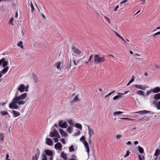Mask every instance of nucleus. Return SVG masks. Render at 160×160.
<instances>
[{
    "instance_id": "nucleus-1",
    "label": "nucleus",
    "mask_w": 160,
    "mask_h": 160,
    "mask_svg": "<svg viewBox=\"0 0 160 160\" xmlns=\"http://www.w3.org/2000/svg\"><path fill=\"white\" fill-rule=\"evenodd\" d=\"M27 96V93H24L22 94L20 96L15 97L12 99V102L9 104V108L11 109H18V106L16 104H17L19 105L24 104L25 102L22 100L26 98Z\"/></svg>"
},
{
    "instance_id": "nucleus-2",
    "label": "nucleus",
    "mask_w": 160,
    "mask_h": 160,
    "mask_svg": "<svg viewBox=\"0 0 160 160\" xmlns=\"http://www.w3.org/2000/svg\"><path fill=\"white\" fill-rule=\"evenodd\" d=\"M8 63V61L6 60L4 58H3L0 60V67L2 65L4 68L2 71V73L5 74L7 72L9 69V67L7 66Z\"/></svg>"
},
{
    "instance_id": "nucleus-3",
    "label": "nucleus",
    "mask_w": 160,
    "mask_h": 160,
    "mask_svg": "<svg viewBox=\"0 0 160 160\" xmlns=\"http://www.w3.org/2000/svg\"><path fill=\"white\" fill-rule=\"evenodd\" d=\"M105 60V58L104 56L101 57L98 54H95L94 56V62L98 63L103 62Z\"/></svg>"
},
{
    "instance_id": "nucleus-4",
    "label": "nucleus",
    "mask_w": 160,
    "mask_h": 160,
    "mask_svg": "<svg viewBox=\"0 0 160 160\" xmlns=\"http://www.w3.org/2000/svg\"><path fill=\"white\" fill-rule=\"evenodd\" d=\"M73 52L75 54L74 56H81L82 55V52L78 48L76 47L73 46L72 48Z\"/></svg>"
},
{
    "instance_id": "nucleus-5",
    "label": "nucleus",
    "mask_w": 160,
    "mask_h": 160,
    "mask_svg": "<svg viewBox=\"0 0 160 160\" xmlns=\"http://www.w3.org/2000/svg\"><path fill=\"white\" fill-rule=\"evenodd\" d=\"M49 136L52 138L56 137L59 138H60L59 133L55 129L52 131L50 132Z\"/></svg>"
},
{
    "instance_id": "nucleus-6",
    "label": "nucleus",
    "mask_w": 160,
    "mask_h": 160,
    "mask_svg": "<svg viewBox=\"0 0 160 160\" xmlns=\"http://www.w3.org/2000/svg\"><path fill=\"white\" fill-rule=\"evenodd\" d=\"M40 153L39 149L38 148L36 151V153L35 156H34L32 157V160H38L40 155Z\"/></svg>"
},
{
    "instance_id": "nucleus-7",
    "label": "nucleus",
    "mask_w": 160,
    "mask_h": 160,
    "mask_svg": "<svg viewBox=\"0 0 160 160\" xmlns=\"http://www.w3.org/2000/svg\"><path fill=\"white\" fill-rule=\"evenodd\" d=\"M63 120H61L59 121L58 125L59 127L63 128H66L67 127V124L66 122H64L63 123Z\"/></svg>"
},
{
    "instance_id": "nucleus-8",
    "label": "nucleus",
    "mask_w": 160,
    "mask_h": 160,
    "mask_svg": "<svg viewBox=\"0 0 160 160\" xmlns=\"http://www.w3.org/2000/svg\"><path fill=\"white\" fill-rule=\"evenodd\" d=\"M25 89V86L23 84H21L18 88V90L20 92H24Z\"/></svg>"
},
{
    "instance_id": "nucleus-9",
    "label": "nucleus",
    "mask_w": 160,
    "mask_h": 160,
    "mask_svg": "<svg viewBox=\"0 0 160 160\" xmlns=\"http://www.w3.org/2000/svg\"><path fill=\"white\" fill-rule=\"evenodd\" d=\"M83 144L87 150L86 151L89 155V148L88 146V144L86 141H85V142H83Z\"/></svg>"
},
{
    "instance_id": "nucleus-10",
    "label": "nucleus",
    "mask_w": 160,
    "mask_h": 160,
    "mask_svg": "<svg viewBox=\"0 0 160 160\" xmlns=\"http://www.w3.org/2000/svg\"><path fill=\"white\" fill-rule=\"evenodd\" d=\"M46 143L49 146H52L53 145V142L52 139L50 138H47L46 139Z\"/></svg>"
},
{
    "instance_id": "nucleus-11",
    "label": "nucleus",
    "mask_w": 160,
    "mask_h": 160,
    "mask_svg": "<svg viewBox=\"0 0 160 160\" xmlns=\"http://www.w3.org/2000/svg\"><path fill=\"white\" fill-rule=\"evenodd\" d=\"M61 63L62 62L60 61L58 62L55 64V65L58 69L59 70H60L62 68V66H61Z\"/></svg>"
},
{
    "instance_id": "nucleus-12",
    "label": "nucleus",
    "mask_w": 160,
    "mask_h": 160,
    "mask_svg": "<svg viewBox=\"0 0 160 160\" xmlns=\"http://www.w3.org/2000/svg\"><path fill=\"white\" fill-rule=\"evenodd\" d=\"M88 129L89 132V137H92V136L94 134L93 130L90 128L89 126H88Z\"/></svg>"
},
{
    "instance_id": "nucleus-13",
    "label": "nucleus",
    "mask_w": 160,
    "mask_h": 160,
    "mask_svg": "<svg viewBox=\"0 0 160 160\" xmlns=\"http://www.w3.org/2000/svg\"><path fill=\"white\" fill-rule=\"evenodd\" d=\"M54 147L57 150H59L62 148V146L60 142H57L55 145Z\"/></svg>"
},
{
    "instance_id": "nucleus-14",
    "label": "nucleus",
    "mask_w": 160,
    "mask_h": 160,
    "mask_svg": "<svg viewBox=\"0 0 160 160\" xmlns=\"http://www.w3.org/2000/svg\"><path fill=\"white\" fill-rule=\"evenodd\" d=\"M12 112L13 114V117L14 118L18 117L21 114L19 112L14 110L12 111Z\"/></svg>"
},
{
    "instance_id": "nucleus-15",
    "label": "nucleus",
    "mask_w": 160,
    "mask_h": 160,
    "mask_svg": "<svg viewBox=\"0 0 160 160\" xmlns=\"http://www.w3.org/2000/svg\"><path fill=\"white\" fill-rule=\"evenodd\" d=\"M152 92L154 93H158L160 92V88L156 87L153 89H152Z\"/></svg>"
},
{
    "instance_id": "nucleus-16",
    "label": "nucleus",
    "mask_w": 160,
    "mask_h": 160,
    "mask_svg": "<svg viewBox=\"0 0 160 160\" xmlns=\"http://www.w3.org/2000/svg\"><path fill=\"white\" fill-rule=\"evenodd\" d=\"M45 154L47 156H51L53 155V152H52V151L50 150H46L45 151Z\"/></svg>"
},
{
    "instance_id": "nucleus-17",
    "label": "nucleus",
    "mask_w": 160,
    "mask_h": 160,
    "mask_svg": "<svg viewBox=\"0 0 160 160\" xmlns=\"http://www.w3.org/2000/svg\"><path fill=\"white\" fill-rule=\"evenodd\" d=\"M134 86L135 87L137 88L141 89L143 90H144L146 88L145 87L142 85H135Z\"/></svg>"
},
{
    "instance_id": "nucleus-18",
    "label": "nucleus",
    "mask_w": 160,
    "mask_h": 160,
    "mask_svg": "<svg viewBox=\"0 0 160 160\" xmlns=\"http://www.w3.org/2000/svg\"><path fill=\"white\" fill-rule=\"evenodd\" d=\"M150 112V111H148L147 110H143L139 111L138 112H135V113H139L140 114H147Z\"/></svg>"
},
{
    "instance_id": "nucleus-19",
    "label": "nucleus",
    "mask_w": 160,
    "mask_h": 160,
    "mask_svg": "<svg viewBox=\"0 0 160 160\" xmlns=\"http://www.w3.org/2000/svg\"><path fill=\"white\" fill-rule=\"evenodd\" d=\"M60 157L65 160H67V155L64 152H62L61 153Z\"/></svg>"
},
{
    "instance_id": "nucleus-20",
    "label": "nucleus",
    "mask_w": 160,
    "mask_h": 160,
    "mask_svg": "<svg viewBox=\"0 0 160 160\" xmlns=\"http://www.w3.org/2000/svg\"><path fill=\"white\" fill-rule=\"evenodd\" d=\"M153 98L156 100L160 99V93H157L154 95Z\"/></svg>"
},
{
    "instance_id": "nucleus-21",
    "label": "nucleus",
    "mask_w": 160,
    "mask_h": 160,
    "mask_svg": "<svg viewBox=\"0 0 160 160\" xmlns=\"http://www.w3.org/2000/svg\"><path fill=\"white\" fill-rule=\"evenodd\" d=\"M59 132L61 135L63 136H66L67 134L66 132L62 129H60L59 130Z\"/></svg>"
},
{
    "instance_id": "nucleus-22",
    "label": "nucleus",
    "mask_w": 160,
    "mask_h": 160,
    "mask_svg": "<svg viewBox=\"0 0 160 160\" xmlns=\"http://www.w3.org/2000/svg\"><path fill=\"white\" fill-rule=\"evenodd\" d=\"M79 100V99L78 98V95H77L72 100V102L74 103Z\"/></svg>"
},
{
    "instance_id": "nucleus-23",
    "label": "nucleus",
    "mask_w": 160,
    "mask_h": 160,
    "mask_svg": "<svg viewBox=\"0 0 160 160\" xmlns=\"http://www.w3.org/2000/svg\"><path fill=\"white\" fill-rule=\"evenodd\" d=\"M160 153V150L158 149H157L154 154V155L158 157Z\"/></svg>"
},
{
    "instance_id": "nucleus-24",
    "label": "nucleus",
    "mask_w": 160,
    "mask_h": 160,
    "mask_svg": "<svg viewBox=\"0 0 160 160\" xmlns=\"http://www.w3.org/2000/svg\"><path fill=\"white\" fill-rule=\"evenodd\" d=\"M114 32L115 33V34L117 35V36L119 38H121V39H122L123 42H125V40L120 35H119L116 31H114Z\"/></svg>"
},
{
    "instance_id": "nucleus-25",
    "label": "nucleus",
    "mask_w": 160,
    "mask_h": 160,
    "mask_svg": "<svg viewBox=\"0 0 160 160\" xmlns=\"http://www.w3.org/2000/svg\"><path fill=\"white\" fill-rule=\"evenodd\" d=\"M138 150L139 152L141 153H142L144 152V150L142 148L138 146Z\"/></svg>"
},
{
    "instance_id": "nucleus-26",
    "label": "nucleus",
    "mask_w": 160,
    "mask_h": 160,
    "mask_svg": "<svg viewBox=\"0 0 160 160\" xmlns=\"http://www.w3.org/2000/svg\"><path fill=\"white\" fill-rule=\"evenodd\" d=\"M75 126L78 128H79L80 129H82V126L79 123H77L75 124Z\"/></svg>"
},
{
    "instance_id": "nucleus-27",
    "label": "nucleus",
    "mask_w": 160,
    "mask_h": 160,
    "mask_svg": "<svg viewBox=\"0 0 160 160\" xmlns=\"http://www.w3.org/2000/svg\"><path fill=\"white\" fill-rule=\"evenodd\" d=\"M17 46L19 47H20L22 49L23 48V47L22 45V41L19 42L17 44Z\"/></svg>"
},
{
    "instance_id": "nucleus-28",
    "label": "nucleus",
    "mask_w": 160,
    "mask_h": 160,
    "mask_svg": "<svg viewBox=\"0 0 160 160\" xmlns=\"http://www.w3.org/2000/svg\"><path fill=\"white\" fill-rule=\"evenodd\" d=\"M13 19L12 17L11 18L9 21V24L10 25H13L14 24L13 23Z\"/></svg>"
},
{
    "instance_id": "nucleus-29",
    "label": "nucleus",
    "mask_w": 160,
    "mask_h": 160,
    "mask_svg": "<svg viewBox=\"0 0 160 160\" xmlns=\"http://www.w3.org/2000/svg\"><path fill=\"white\" fill-rule=\"evenodd\" d=\"M4 138V134L2 133H0V140L2 142L3 141Z\"/></svg>"
},
{
    "instance_id": "nucleus-30",
    "label": "nucleus",
    "mask_w": 160,
    "mask_h": 160,
    "mask_svg": "<svg viewBox=\"0 0 160 160\" xmlns=\"http://www.w3.org/2000/svg\"><path fill=\"white\" fill-rule=\"evenodd\" d=\"M104 17L105 18L106 20L108 22L109 24H111V20H110V18H109L107 17V16H104Z\"/></svg>"
},
{
    "instance_id": "nucleus-31",
    "label": "nucleus",
    "mask_w": 160,
    "mask_h": 160,
    "mask_svg": "<svg viewBox=\"0 0 160 160\" xmlns=\"http://www.w3.org/2000/svg\"><path fill=\"white\" fill-rule=\"evenodd\" d=\"M72 62L71 60H70L69 61L68 65L67 67V69L68 70H69L70 68L72 66Z\"/></svg>"
},
{
    "instance_id": "nucleus-32",
    "label": "nucleus",
    "mask_w": 160,
    "mask_h": 160,
    "mask_svg": "<svg viewBox=\"0 0 160 160\" xmlns=\"http://www.w3.org/2000/svg\"><path fill=\"white\" fill-rule=\"evenodd\" d=\"M69 151L70 152H73L74 151V147L73 145H72L69 148Z\"/></svg>"
},
{
    "instance_id": "nucleus-33",
    "label": "nucleus",
    "mask_w": 160,
    "mask_h": 160,
    "mask_svg": "<svg viewBox=\"0 0 160 160\" xmlns=\"http://www.w3.org/2000/svg\"><path fill=\"white\" fill-rule=\"evenodd\" d=\"M144 92L142 90H139L137 92V93L139 94L140 95L144 96Z\"/></svg>"
},
{
    "instance_id": "nucleus-34",
    "label": "nucleus",
    "mask_w": 160,
    "mask_h": 160,
    "mask_svg": "<svg viewBox=\"0 0 160 160\" xmlns=\"http://www.w3.org/2000/svg\"><path fill=\"white\" fill-rule=\"evenodd\" d=\"M122 97V96L120 95H116L113 98V99L114 100H116L121 98Z\"/></svg>"
},
{
    "instance_id": "nucleus-35",
    "label": "nucleus",
    "mask_w": 160,
    "mask_h": 160,
    "mask_svg": "<svg viewBox=\"0 0 160 160\" xmlns=\"http://www.w3.org/2000/svg\"><path fill=\"white\" fill-rule=\"evenodd\" d=\"M67 130L68 132L71 133L72 130V128L71 126H69L67 128Z\"/></svg>"
},
{
    "instance_id": "nucleus-36",
    "label": "nucleus",
    "mask_w": 160,
    "mask_h": 160,
    "mask_svg": "<svg viewBox=\"0 0 160 160\" xmlns=\"http://www.w3.org/2000/svg\"><path fill=\"white\" fill-rule=\"evenodd\" d=\"M68 123L70 125H71L74 126V124L72 121V119H68Z\"/></svg>"
},
{
    "instance_id": "nucleus-37",
    "label": "nucleus",
    "mask_w": 160,
    "mask_h": 160,
    "mask_svg": "<svg viewBox=\"0 0 160 160\" xmlns=\"http://www.w3.org/2000/svg\"><path fill=\"white\" fill-rule=\"evenodd\" d=\"M130 153V151L129 150H127L126 152V154L124 156V158H126L128 156Z\"/></svg>"
},
{
    "instance_id": "nucleus-38",
    "label": "nucleus",
    "mask_w": 160,
    "mask_h": 160,
    "mask_svg": "<svg viewBox=\"0 0 160 160\" xmlns=\"http://www.w3.org/2000/svg\"><path fill=\"white\" fill-rule=\"evenodd\" d=\"M72 62L74 65H77V63H78L79 62V60H78V61H76L75 59L73 58V60L72 61Z\"/></svg>"
},
{
    "instance_id": "nucleus-39",
    "label": "nucleus",
    "mask_w": 160,
    "mask_h": 160,
    "mask_svg": "<svg viewBox=\"0 0 160 160\" xmlns=\"http://www.w3.org/2000/svg\"><path fill=\"white\" fill-rule=\"evenodd\" d=\"M123 113V112H122L121 111H117V112H115L114 113V115H118L122 114Z\"/></svg>"
},
{
    "instance_id": "nucleus-40",
    "label": "nucleus",
    "mask_w": 160,
    "mask_h": 160,
    "mask_svg": "<svg viewBox=\"0 0 160 160\" xmlns=\"http://www.w3.org/2000/svg\"><path fill=\"white\" fill-rule=\"evenodd\" d=\"M30 6L31 8V12H33L35 10V9L31 1L30 2Z\"/></svg>"
},
{
    "instance_id": "nucleus-41",
    "label": "nucleus",
    "mask_w": 160,
    "mask_h": 160,
    "mask_svg": "<svg viewBox=\"0 0 160 160\" xmlns=\"http://www.w3.org/2000/svg\"><path fill=\"white\" fill-rule=\"evenodd\" d=\"M156 107L157 109H160V101L158 102V103L156 105Z\"/></svg>"
},
{
    "instance_id": "nucleus-42",
    "label": "nucleus",
    "mask_w": 160,
    "mask_h": 160,
    "mask_svg": "<svg viewBox=\"0 0 160 160\" xmlns=\"http://www.w3.org/2000/svg\"><path fill=\"white\" fill-rule=\"evenodd\" d=\"M1 113L2 115H3V116L5 115H8V113L7 112L5 111L1 112Z\"/></svg>"
},
{
    "instance_id": "nucleus-43",
    "label": "nucleus",
    "mask_w": 160,
    "mask_h": 160,
    "mask_svg": "<svg viewBox=\"0 0 160 160\" xmlns=\"http://www.w3.org/2000/svg\"><path fill=\"white\" fill-rule=\"evenodd\" d=\"M42 160H47V157L45 154H43L42 156Z\"/></svg>"
},
{
    "instance_id": "nucleus-44",
    "label": "nucleus",
    "mask_w": 160,
    "mask_h": 160,
    "mask_svg": "<svg viewBox=\"0 0 160 160\" xmlns=\"http://www.w3.org/2000/svg\"><path fill=\"white\" fill-rule=\"evenodd\" d=\"M152 92V89H151L150 90L146 92V96H148L149 94H150Z\"/></svg>"
},
{
    "instance_id": "nucleus-45",
    "label": "nucleus",
    "mask_w": 160,
    "mask_h": 160,
    "mask_svg": "<svg viewBox=\"0 0 160 160\" xmlns=\"http://www.w3.org/2000/svg\"><path fill=\"white\" fill-rule=\"evenodd\" d=\"M160 35V31L157 32L155 34H153L152 36L153 37H155L156 36Z\"/></svg>"
},
{
    "instance_id": "nucleus-46",
    "label": "nucleus",
    "mask_w": 160,
    "mask_h": 160,
    "mask_svg": "<svg viewBox=\"0 0 160 160\" xmlns=\"http://www.w3.org/2000/svg\"><path fill=\"white\" fill-rule=\"evenodd\" d=\"M134 76H132V78L130 80V81H129L130 82V83H131L132 82H133L134 80Z\"/></svg>"
},
{
    "instance_id": "nucleus-47",
    "label": "nucleus",
    "mask_w": 160,
    "mask_h": 160,
    "mask_svg": "<svg viewBox=\"0 0 160 160\" xmlns=\"http://www.w3.org/2000/svg\"><path fill=\"white\" fill-rule=\"evenodd\" d=\"M80 141H83L84 142H85V141H86L85 140V137L84 136H82V137L80 138Z\"/></svg>"
},
{
    "instance_id": "nucleus-48",
    "label": "nucleus",
    "mask_w": 160,
    "mask_h": 160,
    "mask_svg": "<svg viewBox=\"0 0 160 160\" xmlns=\"http://www.w3.org/2000/svg\"><path fill=\"white\" fill-rule=\"evenodd\" d=\"M122 137V135H120V134H118L116 136V138L117 139H120V138H121V137Z\"/></svg>"
},
{
    "instance_id": "nucleus-49",
    "label": "nucleus",
    "mask_w": 160,
    "mask_h": 160,
    "mask_svg": "<svg viewBox=\"0 0 160 160\" xmlns=\"http://www.w3.org/2000/svg\"><path fill=\"white\" fill-rule=\"evenodd\" d=\"M128 2V0H124L120 2L121 4L122 5L123 4L126 3Z\"/></svg>"
},
{
    "instance_id": "nucleus-50",
    "label": "nucleus",
    "mask_w": 160,
    "mask_h": 160,
    "mask_svg": "<svg viewBox=\"0 0 160 160\" xmlns=\"http://www.w3.org/2000/svg\"><path fill=\"white\" fill-rule=\"evenodd\" d=\"M59 138L58 137H56V138H53V140L55 142H57L58 141V139Z\"/></svg>"
},
{
    "instance_id": "nucleus-51",
    "label": "nucleus",
    "mask_w": 160,
    "mask_h": 160,
    "mask_svg": "<svg viewBox=\"0 0 160 160\" xmlns=\"http://www.w3.org/2000/svg\"><path fill=\"white\" fill-rule=\"evenodd\" d=\"M93 56V54H92L89 57V59H88V61L90 62L91 61L92 58Z\"/></svg>"
},
{
    "instance_id": "nucleus-52",
    "label": "nucleus",
    "mask_w": 160,
    "mask_h": 160,
    "mask_svg": "<svg viewBox=\"0 0 160 160\" xmlns=\"http://www.w3.org/2000/svg\"><path fill=\"white\" fill-rule=\"evenodd\" d=\"M61 142H62V143L63 144H65V141L64 140V139L63 138V139H61Z\"/></svg>"
},
{
    "instance_id": "nucleus-53",
    "label": "nucleus",
    "mask_w": 160,
    "mask_h": 160,
    "mask_svg": "<svg viewBox=\"0 0 160 160\" xmlns=\"http://www.w3.org/2000/svg\"><path fill=\"white\" fill-rule=\"evenodd\" d=\"M120 119H122V120H132L131 119L129 118H121Z\"/></svg>"
},
{
    "instance_id": "nucleus-54",
    "label": "nucleus",
    "mask_w": 160,
    "mask_h": 160,
    "mask_svg": "<svg viewBox=\"0 0 160 160\" xmlns=\"http://www.w3.org/2000/svg\"><path fill=\"white\" fill-rule=\"evenodd\" d=\"M29 86L27 85V86L25 87V90L26 92H28V88Z\"/></svg>"
},
{
    "instance_id": "nucleus-55",
    "label": "nucleus",
    "mask_w": 160,
    "mask_h": 160,
    "mask_svg": "<svg viewBox=\"0 0 160 160\" xmlns=\"http://www.w3.org/2000/svg\"><path fill=\"white\" fill-rule=\"evenodd\" d=\"M91 138L92 137H89V142L90 144H91Z\"/></svg>"
},
{
    "instance_id": "nucleus-56",
    "label": "nucleus",
    "mask_w": 160,
    "mask_h": 160,
    "mask_svg": "<svg viewBox=\"0 0 160 160\" xmlns=\"http://www.w3.org/2000/svg\"><path fill=\"white\" fill-rule=\"evenodd\" d=\"M129 92V91H126V92H124V93H118V94H122V95L125 94L126 93H127V92Z\"/></svg>"
},
{
    "instance_id": "nucleus-57",
    "label": "nucleus",
    "mask_w": 160,
    "mask_h": 160,
    "mask_svg": "<svg viewBox=\"0 0 160 160\" xmlns=\"http://www.w3.org/2000/svg\"><path fill=\"white\" fill-rule=\"evenodd\" d=\"M119 8V6L118 5H117L116 6V7H115V8L114 9V11H116L117 10V9L118 8Z\"/></svg>"
},
{
    "instance_id": "nucleus-58",
    "label": "nucleus",
    "mask_w": 160,
    "mask_h": 160,
    "mask_svg": "<svg viewBox=\"0 0 160 160\" xmlns=\"http://www.w3.org/2000/svg\"><path fill=\"white\" fill-rule=\"evenodd\" d=\"M9 155L8 154H7V155H6V158L7 159V160H10V159H8V158H9Z\"/></svg>"
},
{
    "instance_id": "nucleus-59",
    "label": "nucleus",
    "mask_w": 160,
    "mask_h": 160,
    "mask_svg": "<svg viewBox=\"0 0 160 160\" xmlns=\"http://www.w3.org/2000/svg\"><path fill=\"white\" fill-rule=\"evenodd\" d=\"M123 43L126 46H127L128 45V43L126 41H125V42H124Z\"/></svg>"
},
{
    "instance_id": "nucleus-60",
    "label": "nucleus",
    "mask_w": 160,
    "mask_h": 160,
    "mask_svg": "<svg viewBox=\"0 0 160 160\" xmlns=\"http://www.w3.org/2000/svg\"><path fill=\"white\" fill-rule=\"evenodd\" d=\"M131 142L130 141H128V142L126 143V144L127 145H130L131 144Z\"/></svg>"
},
{
    "instance_id": "nucleus-61",
    "label": "nucleus",
    "mask_w": 160,
    "mask_h": 160,
    "mask_svg": "<svg viewBox=\"0 0 160 160\" xmlns=\"http://www.w3.org/2000/svg\"><path fill=\"white\" fill-rule=\"evenodd\" d=\"M110 95H111V93H109L107 95H106L105 96V98H106V97H109V96Z\"/></svg>"
},
{
    "instance_id": "nucleus-62",
    "label": "nucleus",
    "mask_w": 160,
    "mask_h": 160,
    "mask_svg": "<svg viewBox=\"0 0 160 160\" xmlns=\"http://www.w3.org/2000/svg\"><path fill=\"white\" fill-rule=\"evenodd\" d=\"M155 66L156 68H159L160 67L158 65H157V64H155Z\"/></svg>"
},
{
    "instance_id": "nucleus-63",
    "label": "nucleus",
    "mask_w": 160,
    "mask_h": 160,
    "mask_svg": "<svg viewBox=\"0 0 160 160\" xmlns=\"http://www.w3.org/2000/svg\"><path fill=\"white\" fill-rule=\"evenodd\" d=\"M134 143L135 145H136L138 143V142L137 141H135Z\"/></svg>"
},
{
    "instance_id": "nucleus-64",
    "label": "nucleus",
    "mask_w": 160,
    "mask_h": 160,
    "mask_svg": "<svg viewBox=\"0 0 160 160\" xmlns=\"http://www.w3.org/2000/svg\"><path fill=\"white\" fill-rule=\"evenodd\" d=\"M138 158L139 159V160H142L140 155H138Z\"/></svg>"
}]
</instances>
